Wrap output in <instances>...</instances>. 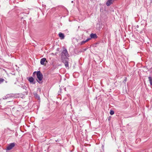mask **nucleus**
<instances>
[{"label":"nucleus","instance_id":"nucleus-7","mask_svg":"<svg viewBox=\"0 0 152 152\" xmlns=\"http://www.w3.org/2000/svg\"><path fill=\"white\" fill-rule=\"evenodd\" d=\"M46 61V58H43L40 60V64L42 65L44 64V62Z\"/></svg>","mask_w":152,"mask_h":152},{"label":"nucleus","instance_id":"nucleus-13","mask_svg":"<svg viewBox=\"0 0 152 152\" xmlns=\"http://www.w3.org/2000/svg\"><path fill=\"white\" fill-rule=\"evenodd\" d=\"M4 81V79L0 78V84L3 83Z\"/></svg>","mask_w":152,"mask_h":152},{"label":"nucleus","instance_id":"nucleus-1","mask_svg":"<svg viewBox=\"0 0 152 152\" xmlns=\"http://www.w3.org/2000/svg\"><path fill=\"white\" fill-rule=\"evenodd\" d=\"M69 55L66 49H64L61 52V60L65 65V67H69L68 64V58Z\"/></svg>","mask_w":152,"mask_h":152},{"label":"nucleus","instance_id":"nucleus-3","mask_svg":"<svg viewBox=\"0 0 152 152\" xmlns=\"http://www.w3.org/2000/svg\"><path fill=\"white\" fill-rule=\"evenodd\" d=\"M15 145V142L11 143L8 145L6 149V152H8L7 151L12 149Z\"/></svg>","mask_w":152,"mask_h":152},{"label":"nucleus","instance_id":"nucleus-11","mask_svg":"<svg viewBox=\"0 0 152 152\" xmlns=\"http://www.w3.org/2000/svg\"><path fill=\"white\" fill-rule=\"evenodd\" d=\"M148 78L150 85L152 86V78L151 77H149Z\"/></svg>","mask_w":152,"mask_h":152},{"label":"nucleus","instance_id":"nucleus-18","mask_svg":"<svg viewBox=\"0 0 152 152\" xmlns=\"http://www.w3.org/2000/svg\"><path fill=\"white\" fill-rule=\"evenodd\" d=\"M25 92L26 93V94H27V91H25Z\"/></svg>","mask_w":152,"mask_h":152},{"label":"nucleus","instance_id":"nucleus-5","mask_svg":"<svg viewBox=\"0 0 152 152\" xmlns=\"http://www.w3.org/2000/svg\"><path fill=\"white\" fill-rule=\"evenodd\" d=\"M113 1V0H108L106 2V4L107 6H109L112 4Z\"/></svg>","mask_w":152,"mask_h":152},{"label":"nucleus","instance_id":"nucleus-19","mask_svg":"<svg viewBox=\"0 0 152 152\" xmlns=\"http://www.w3.org/2000/svg\"><path fill=\"white\" fill-rule=\"evenodd\" d=\"M124 81H126V79L125 80H124Z\"/></svg>","mask_w":152,"mask_h":152},{"label":"nucleus","instance_id":"nucleus-12","mask_svg":"<svg viewBox=\"0 0 152 152\" xmlns=\"http://www.w3.org/2000/svg\"><path fill=\"white\" fill-rule=\"evenodd\" d=\"M34 95L35 97L38 99H40L39 96L38 95L37 93H35Z\"/></svg>","mask_w":152,"mask_h":152},{"label":"nucleus","instance_id":"nucleus-9","mask_svg":"<svg viewBox=\"0 0 152 152\" xmlns=\"http://www.w3.org/2000/svg\"><path fill=\"white\" fill-rule=\"evenodd\" d=\"M28 80L31 83H33L34 80V78L32 77H29Z\"/></svg>","mask_w":152,"mask_h":152},{"label":"nucleus","instance_id":"nucleus-16","mask_svg":"<svg viewBox=\"0 0 152 152\" xmlns=\"http://www.w3.org/2000/svg\"><path fill=\"white\" fill-rule=\"evenodd\" d=\"M37 72H34L33 74V76H34L36 74V75H37Z\"/></svg>","mask_w":152,"mask_h":152},{"label":"nucleus","instance_id":"nucleus-17","mask_svg":"<svg viewBox=\"0 0 152 152\" xmlns=\"http://www.w3.org/2000/svg\"><path fill=\"white\" fill-rule=\"evenodd\" d=\"M22 88L23 89H26V87L24 86H22ZM26 90V89H25Z\"/></svg>","mask_w":152,"mask_h":152},{"label":"nucleus","instance_id":"nucleus-2","mask_svg":"<svg viewBox=\"0 0 152 152\" xmlns=\"http://www.w3.org/2000/svg\"><path fill=\"white\" fill-rule=\"evenodd\" d=\"M37 78L38 80H37V81L40 84L42 83V82L41 81L43 79V75L40 71H38L37 72Z\"/></svg>","mask_w":152,"mask_h":152},{"label":"nucleus","instance_id":"nucleus-20","mask_svg":"<svg viewBox=\"0 0 152 152\" xmlns=\"http://www.w3.org/2000/svg\"><path fill=\"white\" fill-rule=\"evenodd\" d=\"M73 1H72V3H73Z\"/></svg>","mask_w":152,"mask_h":152},{"label":"nucleus","instance_id":"nucleus-21","mask_svg":"<svg viewBox=\"0 0 152 152\" xmlns=\"http://www.w3.org/2000/svg\"><path fill=\"white\" fill-rule=\"evenodd\" d=\"M35 83H34V84H35Z\"/></svg>","mask_w":152,"mask_h":152},{"label":"nucleus","instance_id":"nucleus-15","mask_svg":"<svg viewBox=\"0 0 152 152\" xmlns=\"http://www.w3.org/2000/svg\"><path fill=\"white\" fill-rule=\"evenodd\" d=\"M8 98H9L8 96V94L6 95V96L4 97L3 98L4 99H7Z\"/></svg>","mask_w":152,"mask_h":152},{"label":"nucleus","instance_id":"nucleus-4","mask_svg":"<svg viewBox=\"0 0 152 152\" xmlns=\"http://www.w3.org/2000/svg\"><path fill=\"white\" fill-rule=\"evenodd\" d=\"M90 37L91 38H91V39H96L97 38V36L96 35V34H91L90 35Z\"/></svg>","mask_w":152,"mask_h":152},{"label":"nucleus","instance_id":"nucleus-14","mask_svg":"<svg viewBox=\"0 0 152 152\" xmlns=\"http://www.w3.org/2000/svg\"><path fill=\"white\" fill-rule=\"evenodd\" d=\"M114 111L113 110H111L110 111V114L111 115H113L114 114Z\"/></svg>","mask_w":152,"mask_h":152},{"label":"nucleus","instance_id":"nucleus-8","mask_svg":"<svg viewBox=\"0 0 152 152\" xmlns=\"http://www.w3.org/2000/svg\"><path fill=\"white\" fill-rule=\"evenodd\" d=\"M8 96L10 98H15L16 97V95L15 94H8Z\"/></svg>","mask_w":152,"mask_h":152},{"label":"nucleus","instance_id":"nucleus-6","mask_svg":"<svg viewBox=\"0 0 152 152\" xmlns=\"http://www.w3.org/2000/svg\"><path fill=\"white\" fill-rule=\"evenodd\" d=\"M58 35L60 39H64V38L65 36L64 34L63 33L61 32H59L58 34Z\"/></svg>","mask_w":152,"mask_h":152},{"label":"nucleus","instance_id":"nucleus-10","mask_svg":"<svg viewBox=\"0 0 152 152\" xmlns=\"http://www.w3.org/2000/svg\"><path fill=\"white\" fill-rule=\"evenodd\" d=\"M91 39V38H88L85 41H83L81 42V45H83L86 42H88Z\"/></svg>","mask_w":152,"mask_h":152}]
</instances>
